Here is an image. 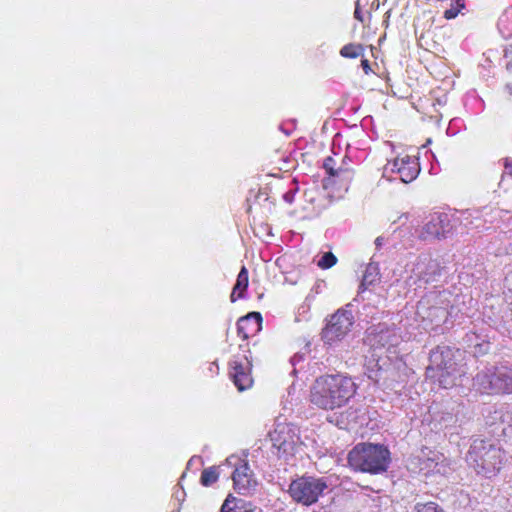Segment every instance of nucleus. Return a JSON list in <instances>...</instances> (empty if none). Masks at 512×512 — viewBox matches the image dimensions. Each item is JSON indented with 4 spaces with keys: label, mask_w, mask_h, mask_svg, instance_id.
<instances>
[{
    "label": "nucleus",
    "mask_w": 512,
    "mask_h": 512,
    "mask_svg": "<svg viewBox=\"0 0 512 512\" xmlns=\"http://www.w3.org/2000/svg\"><path fill=\"white\" fill-rule=\"evenodd\" d=\"M255 507L251 502L228 495L221 506L220 512H254Z\"/></svg>",
    "instance_id": "obj_16"
},
{
    "label": "nucleus",
    "mask_w": 512,
    "mask_h": 512,
    "mask_svg": "<svg viewBox=\"0 0 512 512\" xmlns=\"http://www.w3.org/2000/svg\"><path fill=\"white\" fill-rule=\"evenodd\" d=\"M465 8V0H451L450 8L444 11L443 17L446 20L455 19Z\"/></svg>",
    "instance_id": "obj_18"
},
{
    "label": "nucleus",
    "mask_w": 512,
    "mask_h": 512,
    "mask_svg": "<svg viewBox=\"0 0 512 512\" xmlns=\"http://www.w3.org/2000/svg\"><path fill=\"white\" fill-rule=\"evenodd\" d=\"M391 170L399 175L402 182L410 183L420 172L418 158L407 154L399 155L392 162Z\"/></svg>",
    "instance_id": "obj_12"
},
{
    "label": "nucleus",
    "mask_w": 512,
    "mask_h": 512,
    "mask_svg": "<svg viewBox=\"0 0 512 512\" xmlns=\"http://www.w3.org/2000/svg\"><path fill=\"white\" fill-rule=\"evenodd\" d=\"M364 46L359 43H349L340 50V55L344 58L355 59L364 55Z\"/></svg>",
    "instance_id": "obj_17"
},
{
    "label": "nucleus",
    "mask_w": 512,
    "mask_h": 512,
    "mask_svg": "<svg viewBox=\"0 0 512 512\" xmlns=\"http://www.w3.org/2000/svg\"><path fill=\"white\" fill-rule=\"evenodd\" d=\"M336 161L333 157H327L324 160L323 168L325 169L326 173L331 177L334 174V171L336 169Z\"/></svg>",
    "instance_id": "obj_23"
},
{
    "label": "nucleus",
    "mask_w": 512,
    "mask_h": 512,
    "mask_svg": "<svg viewBox=\"0 0 512 512\" xmlns=\"http://www.w3.org/2000/svg\"><path fill=\"white\" fill-rule=\"evenodd\" d=\"M353 316L351 312L339 309L334 313L322 331L323 339L328 343L341 340L351 329Z\"/></svg>",
    "instance_id": "obj_9"
},
{
    "label": "nucleus",
    "mask_w": 512,
    "mask_h": 512,
    "mask_svg": "<svg viewBox=\"0 0 512 512\" xmlns=\"http://www.w3.org/2000/svg\"><path fill=\"white\" fill-rule=\"evenodd\" d=\"M452 229L453 225L448 214L434 213L422 227L419 237L425 241L441 240L445 239Z\"/></svg>",
    "instance_id": "obj_10"
},
{
    "label": "nucleus",
    "mask_w": 512,
    "mask_h": 512,
    "mask_svg": "<svg viewBox=\"0 0 512 512\" xmlns=\"http://www.w3.org/2000/svg\"><path fill=\"white\" fill-rule=\"evenodd\" d=\"M234 489L240 494H247L257 486L253 471L245 460L238 459L232 473Z\"/></svg>",
    "instance_id": "obj_11"
},
{
    "label": "nucleus",
    "mask_w": 512,
    "mask_h": 512,
    "mask_svg": "<svg viewBox=\"0 0 512 512\" xmlns=\"http://www.w3.org/2000/svg\"><path fill=\"white\" fill-rule=\"evenodd\" d=\"M367 376L371 380L378 382L379 378H380V368L375 370V369H370L369 367H367Z\"/></svg>",
    "instance_id": "obj_24"
},
{
    "label": "nucleus",
    "mask_w": 512,
    "mask_h": 512,
    "mask_svg": "<svg viewBox=\"0 0 512 512\" xmlns=\"http://www.w3.org/2000/svg\"><path fill=\"white\" fill-rule=\"evenodd\" d=\"M249 284V272L245 266H242L240 272L237 275L236 283L233 286L232 292L230 294V301L235 303L239 299L245 298V293L247 291Z\"/></svg>",
    "instance_id": "obj_15"
},
{
    "label": "nucleus",
    "mask_w": 512,
    "mask_h": 512,
    "mask_svg": "<svg viewBox=\"0 0 512 512\" xmlns=\"http://www.w3.org/2000/svg\"><path fill=\"white\" fill-rule=\"evenodd\" d=\"M347 460L355 471L378 474L387 470L390 452L380 444L359 443L348 453Z\"/></svg>",
    "instance_id": "obj_3"
},
{
    "label": "nucleus",
    "mask_w": 512,
    "mask_h": 512,
    "mask_svg": "<svg viewBox=\"0 0 512 512\" xmlns=\"http://www.w3.org/2000/svg\"><path fill=\"white\" fill-rule=\"evenodd\" d=\"M354 171L347 166H339L335 169L331 177L339 179L341 182L350 183L353 179Z\"/></svg>",
    "instance_id": "obj_20"
},
{
    "label": "nucleus",
    "mask_w": 512,
    "mask_h": 512,
    "mask_svg": "<svg viewBox=\"0 0 512 512\" xmlns=\"http://www.w3.org/2000/svg\"><path fill=\"white\" fill-rule=\"evenodd\" d=\"M270 439L273 448L277 450V455L286 459L294 456L297 445L300 442L296 428L292 424L287 423L277 424L270 433Z\"/></svg>",
    "instance_id": "obj_8"
},
{
    "label": "nucleus",
    "mask_w": 512,
    "mask_h": 512,
    "mask_svg": "<svg viewBox=\"0 0 512 512\" xmlns=\"http://www.w3.org/2000/svg\"><path fill=\"white\" fill-rule=\"evenodd\" d=\"M509 50L512 52V45H510V46H509V48L505 50V55H507V52H508Z\"/></svg>",
    "instance_id": "obj_31"
},
{
    "label": "nucleus",
    "mask_w": 512,
    "mask_h": 512,
    "mask_svg": "<svg viewBox=\"0 0 512 512\" xmlns=\"http://www.w3.org/2000/svg\"><path fill=\"white\" fill-rule=\"evenodd\" d=\"M427 376L444 389L452 388L467 372L464 353L458 348L437 346L430 352Z\"/></svg>",
    "instance_id": "obj_2"
},
{
    "label": "nucleus",
    "mask_w": 512,
    "mask_h": 512,
    "mask_svg": "<svg viewBox=\"0 0 512 512\" xmlns=\"http://www.w3.org/2000/svg\"><path fill=\"white\" fill-rule=\"evenodd\" d=\"M375 244H376L377 246H380V245H381V238H380V237H378V238L375 240Z\"/></svg>",
    "instance_id": "obj_30"
},
{
    "label": "nucleus",
    "mask_w": 512,
    "mask_h": 512,
    "mask_svg": "<svg viewBox=\"0 0 512 512\" xmlns=\"http://www.w3.org/2000/svg\"><path fill=\"white\" fill-rule=\"evenodd\" d=\"M354 17H355V19H357L361 23L364 22V17H363V14H362V11L360 9V5H359L358 1L356 2L355 11H354Z\"/></svg>",
    "instance_id": "obj_27"
},
{
    "label": "nucleus",
    "mask_w": 512,
    "mask_h": 512,
    "mask_svg": "<svg viewBox=\"0 0 512 512\" xmlns=\"http://www.w3.org/2000/svg\"><path fill=\"white\" fill-rule=\"evenodd\" d=\"M442 269L439 261L430 256L420 257L415 265L418 279L425 283L434 281L441 275Z\"/></svg>",
    "instance_id": "obj_13"
},
{
    "label": "nucleus",
    "mask_w": 512,
    "mask_h": 512,
    "mask_svg": "<svg viewBox=\"0 0 512 512\" xmlns=\"http://www.w3.org/2000/svg\"><path fill=\"white\" fill-rule=\"evenodd\" d=\"M478 389L487 395L512 394V368L498 367L492 373H480L476 376Z\"/></svg>",
    "instance_id": "obj_7"
},
{
    "label": "nucleus",
    "mask_w": 512,
    "mask_h": 512,
    "mask_svg": "<svg viewBox=\"0 0 512 512\" xmlns=\"http://www.w3.org/2000/svg\"><path fill=\"white\" fill-rule=\"evenodd\" d=\"M358 385L347 373H325L315 378L309 389V402L317 409L333 411L348 405Z\"/></svg>",
    "instance_id": "obj_1"
},
{
    "label": "nucleus",
    "mask_w": 512,
    "mask_h": 512,
    "mask_svg": "<svg viewBox=\"0 0 512 512\" xmlns=\"http://www.w3.org/2000/svg\"><path fill=\"white\" fill-rule=\"evenodd\" d=\"M361 67H362L364 73L367 75L372 72L370 62L366 58L361 60Z\"/></svg>",
    "instance_id": "obj_28"
},
{
    "label": "nucleus",
    "mask_w": 512,
    "mask_h": 512,
    "mask_svg": "<svg viewBox=\"0 0 512 512\" xmlns=\"http://www.w3.org/2000/svg\"><path fill=\"white\" fill-rule=\"evenodd\" d=\"M337 257L332 252H325L317 261V266L323 270L329 269L336 265Z\"/></svg>",
    "instance_id": "obj_21"
},
{
    "label": "nucleus",
    "mask_w": 512,
    "mask_h": 512,
    "mask_svg": "<svg viewBox=\"0 0 512 512\" xmlns=\"http://www.w3.org/2000/svg\"><path fill=\"white\" fill-rule=\"evenodd\" d=\"M262 326V316L259 312H250L237 322V334L246 341L256 335Z\"/></svg>",
    "instance_id": "obj_14"
},
{
    "label": "nucleus",
    "mask_w": 512,
    "mask_h": 512,
    "mask_svg": "<svg viewBox=\"0 0 512 512\" xmlns=\"http://www.w3.org/2000/svg\"><path fill=\"white\" fill-rule=\"evenodd\" d=\"M372 273L370 272V268L366 270V273L363 276L362 286H366L367 284H372L377 277V274L374 275V278L371 279Z\"/></svg>",
    "instance_id": "obj_25"
},
{
    "label": "nucleus",
    "mask_w": 512,
    "mask_h": 512,
    "mask_svg": "<svg viewBox=\"0 0 512 512\" xmlns=\"http://www.w3.org/2000/svg\"><path fill=\"white\" fill-rule=\"evenodd\" d=\"M242 353L232 356L228 363V376L239 392L250 389L254 384L252 376L253 364L249 343L239 345Z\"/></svg>",
    "instance_id": "obj_6"
},
{
    "label": "nucleus",
    "mask_w": 512,
    "mask_h": 512,
    "mask_svg": "<svg viewBox=\"0 0 512 512\" xmlns=\"http://www.w3.org/2000/svg\"><path fill=\"white\" fill-rule=\"evenodd\" d=\"M327 489L326 478L302 475L291 481L288 494L297 504L308 507L317 503Z\"/></svg>",
    "instance_id": "obj_5"
},
{
    "label": "nucleus",
    "mask_w": 512,
    "mask_h": 512,
    "mask_svg": "<svg viewBox=\"0 0 512 512\" xmlns=\"http://www.w3.org/2000/svg\"><path fill=\"white\" fill-rule=\"evenodd\" d=\"M415 512H445L437 503H419L415 506Z\"/></svg>",
    "instance_id": "obj_22"
},
{
    "label": "nucleus",
    "mask_w": 512,
    "mask_h": 512,
    "mask_svg": "<svg viewBox=\"0 0 512 512\" xmlns=\"http://www.w3.org/2000/svg\"><path fill=\"white\" fill-rule=\"evenodd\" d=\"M284 197H285V200H286L287 202H291V201H292V196H291L290 194H285V196H284Z\"/></svg>",
    "instance_id": "obj_29"
},
{
    "label": "nucleus",
    "mask_w": 512,
    "mask_h": 512,
    "mask_svg": "<svg viewBox=\"0 0 512 512\" xmlns=\"http://www.w3.org/2000/svg\"><path fill=\"white\" fill-rule=\"evenodd\" d=\"M503 166H504V169L506 171V173L512 177V158H505L504 159V162H503Z\"/></svg>",
    "instance_id": "obj_26"
},
{
    "label": "nucleus",
    "mask_w": 512,
    "mask_h": 512,
    "mask_svg": "<svg viewBox=\"0 0 512 512\" xmlns=\"http://www.w3.org/2000/svg\"><path fill=\"white\" fill-rule=\"evenodd\" d=\"M218 477L219 473L216 467L205 468L201 473L200 482L203 486L208 487L214 484L218 480Z\"/></svg>",
    "instance_id": "obj_19"
},
{
    "label": "nucleus",
    "mask_w": 512,
    "mask_h": 512,
    "mask_svg": "<svg viewBox=\"0 0 512 512\" xmlns=\"http://www.w3.org/2000/svg\"><path fill=\"white\" fill-rule=\"evenodd\" d=\"M467 460L478 474L490 479L501 471L504 451L486 440L477 439L470 446Z\"/></svg>",
    "instance_id": "obj_4"
}]
</instances>
